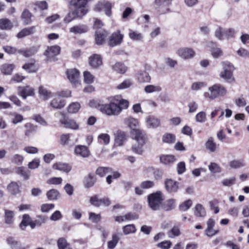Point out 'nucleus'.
Returning a JSON list of instances; mask_svg holds the SVG:
<instances>
[{
    "mask_svg": "<svg viewBox=\"0 0 249 249\" xmlns=\"http://www.w3.org/2000/svg\"><path fill=\"white\" fill-rule=\"evenodd\" d=\"M165 188L169 193H175L178 192L179 188V183L172 179L165 180Z\"/></svg>",
    "mask_w": 249,
    "mask_h": 249,
    "instance_id": "14",
    "label": "nucleus"
},
{
    "mask_svg": "<svg viewBox=\"0 0 249 249\" xmlns=\"http://www.w3.org/2000/svg\"><path fill=\"white\" fill-rule=\"evenodd\" d=\"M68 78H78L80 76V72L78 70L75 68L68 69L66 71Z\"/></svg>",
    "mask_w": 249,
    "mask_h": 249,
    "instance_id": "49",
    "label": "nucleus"
},
{
    "mask_svg": "<svg viewBox=\"0 0 249 249\" xmlns=\"http://www.w3.org/2000/svg\"><path fill=\"white\" fill-rule=\"evenodd\" d=\"M86 14L84 10H81V11H80L78 9H75L67 15L64 19V21L65 23L67 24L77 18H82Z\"/></svg>",
    "mask_w": 249,
    "mask_h": 249,
    "instance_id": "9",
    "label": "nucleus"
},
{
    "mask_svg": "<svg viewBox=\"0 0 249 249\" xmlns=\"http://www.w3.org/2000/svg\"><path fill=\"white\" fill-rule=\"evenodd\" d=\"M161 90V88L159 86L147 85L144 88V91L146 93H152L154 92H159Z\"/></svg>",
    "mask_w": 249,
    "mask_h": 249,
    "instance_id": "55",
    "label": "nucleus"
},
{
    "mask_svg": "<svg viewBox=\"0 0 249 249\" xmlns=\"http://www.w3.org/2000/svg\"><path fill=\"white\" fill-rule=\"evenodd\" d=\"M38 93L40 96L44 100H47L51 97V92L43 86L39 88Z\"/></svg>",
    "mask_w": 249,
    "mask_h": 249,
    "instance_id": "43",
    "label": "nucleus"
},
{
    "mask_svg": "<svg viewBox=\"0 0 249 249\" xmlns=\"http://www.w3.org/2000/svg\"><path fill=\"white\" fill-rule=\"evenodd\" d=\"M61 124L64 125V126L70 128L71 129L76 130L79 128V125L76 122L72 119H61L60 120Z\"/></svg>",
    "mask_w": 249,
    "mask_h": 249,
    "instance_id": "22",
    "label": "nucleus"
},
{
    "mask_svg": "<svg viewBox=\"0 0 249 249\" xmlns=\"http://www.w3.org/2000/svg\"><path fill=\"white\" fill-rule=\"evenodd\" d=\"M97 139L100 143L107 145H108L110 141V137L107 133H100L97 137Z\"/></svg>",
    "mask_w": 249,
    "mask_h": 249,
    "instance_id": "33",
    "label": "nucleus"
},
{
    "mask_svg": "<svg viewBox=\"0 0 249 249\" xmlns=\"http://www.w3.org/2000/svg\"><path fill=\"white\" fill-rule=\"evenodd\" d=\"M216 45V43L213 42H210L208 45V47L210 48V51L212 55L214 58H218L223 55V53L221 48L218 47H214Z\"/></svg>",
    "mask_w": 249,
    "mask_h": 249,
    "instance_id": "17",
    "label": "nucleus"
},
{
    "mask_svg": "<svg viewBox=\"0 0 249 249\" xmlns=\"http://www.w3.org/2000/svg\"><path fill=\"white\" fill-rule=\"evenodd\" d=\"M164 199V196L160 191L151 194L147 197L148 206L153 211L160 210L161 209Z\"/></svg>",
    "mask_w": 249,
    "mask_h": 249,
    "instance_id": "2",
    "label": "nucleus"
},
{
    "mask_svg": "<svg viewBox=\"0 0 249 249\" xmlns=\"http://www.w3.org/2000/svg\"><path fill=\"white\" fill-rule=\"evenodd\" d=\"M81 105L78 102H73L67 107V110L70 113H77L80 109Z\"/></svg>",
    "mask_w": 249,
    "mask_h": 249,
    "instance_id": "46",
    "label": "nucleus"
},
{
    "mask_svg": "<svg viewBox=\"0 0 249 249\" xmlns=\"http://www.w3.org/2000/svg\"><path fill=\"white\" fill-rule=\"evenodd\" d=\"M193 202L191 199H188L181 203L179 206V210L181 212H185L192 205Z\"/></svg>",
    "mask_w": 249,
    "mask_h": 249,
    "instance_id": "53",
    "label": "nucleus"
},
{
    "mask_svg": "<svg viewBox=\"0 0 249 249\" xmlns=\"http://www.w3.org/2000/svg\"><path fill=\"white\" fill-rule=\"evenodd\" d=\"M31 220V218L28 214H24L22 217V220L20 224V228L24 230L29 225Z\"/></svg>",
    "mask_w": 249,
    "mask_h": 249,
    "instance_id": "57",
    "label": "nucleus"
},
{
    "mask_svg": "<svg viewBox=\"0 0 249 249\" xmlns=\"http://www.w3.org/2000/svg\"><path fill=\"white\" fill-rule=\"evenodd\" d=\"M172 0H155L156 4L158 6V10L160 14H165L169 12L168 6L171 4Z\"/></svg>",
    "mask_w": 249,
    "mask_h": 249,
    "instance_id": "12",
    "label": "nucleus"
},
{
    "mask_svg": "<svg viewBox=\"0 0 249 249\" xmlns=\"http://www.w3.org/2000/svg\"><path fill=\"white\" fill-rule=\"evenodd\" d=\"M10 160L12 163L15 164L20 165H21L23 163L24 160V157L21 155L16 154L11 157Z\"/></svg>",
    "mask_w": 249,
    "mask_h": 249,
    "instance_id": "45",
    "label": "nucleus"
},
{
    "mask_svg": "<svg viewBox=\"0 0 249 249\" xmlns=\"http://www.w3.org/2000/svg\"><path fill=\"white\" fill-rule=\"evenodd\" d=\"M65 104V100L61 99L59 96L54 98L51 102V106L56 109H60L63 107Z\"/></svg>",
    "mask_w": 249,
    "mask_h": 249,
    "instance_id": "26",
    "label": "nucleus"
},
{
    "mask_svg": "<svg viewBox=\"0 0 249 249\" xmlns=\"http://www.w3.org/2000/svg\"><path fill=\"white\" fill-rule=\"evenodd\" d=\"M124 124L130 129V133L140 129L139 121L132 117L129 116L124 119Z\"/></svg>",
    "mask_w": 249,
    "mask_h": 249,
    "instance_id": "10",
    "label": "nucleus"
},
{
    "mask_svg": "<svg viewBox=\"0 0 249 249\" xmlns=\"http://www.w3.org/2000/svg\"><path fill=\"white\" fill-rule=\"evenodd\" d=\"M215 220L210 218L207 222V228L205 231V234L208 237H212L219 232V230L213 229Z\"/></svg>",
    "mask_w": 249,
    "mask_h": 249,
    "instance_id": "13",
    "label": "nucleus"
},
{
    "mask_svg": "<svg viewBox=\"0 0 249 249\" xmlns=\"http://www.w3.org/2000/svg\"><path fill=\"white\" fill-rule=\"evenodd\" d=\"M176 160L175 156L171 155H163L160 157V162L166 165L173 163Z\"/></svg>",
    "mask_w": 249,
    "mask_h": 249,
    "instance_id": "34",
    "label": "nucleus"
},
{
    "mask_svg": "<svg viewBox=\"0 0 249 249\" xmlns=\"http://www.w3.org/2000/svg\"><path fill=\"white\" fill-rule=\"evenodd\" d=\"M112 4L107 0H102L98 1L94 6L93 10L97 12L104 11L105 14L108 17L112 15L111 9Z\"/></svg>",
    "mask_w": 249,
    "mask_h": 249,
    "instance_id": "5",
    "label": "nucleus"
},
{
    "mask_svg": "<svg viewBox=\"0 0 249 249\" xmlns=\"http://www.w3.org/2000/svg\"><path fill=\"white\" fill-rule=\"evenodd\" d=\"M112 69L118 73L124 74L127 69L124 64L121 62H117L112 66Z\"/></svg>",
    "mask_w": 249,
    "mask_h": 249,
    "instance_id": "32",
    "label": "nucleus"
},
{
    "mask_svg": "<svg viewBox=\"0 0 249 249\" xmlns=\"http://www.w3.org/2000/svg\"><path fill=\"white\" fill-rule=\"evenodd\" d=\"M12 22L8 18H1L0 19V29L8 30L13 28Z\"/></svg>",
    "mask_w": 249,
    "mask_h": 249,
    "instance_id": "35",
    "label": "nucleus"
},
{
    "mask_svg": "<svg viewBox=\"0 0 249 249\" xmlns=\"http://www.w3.org/2000/svg\"><path fill=\"white\" fill-rule=\"evenodd\" d=\"M123 231L125 234H129L134 233L136 231V228L133 225H128L123 228Z\"/></svg>",
    "mask_w": 249,
    "mask_h": 249,
    "instance_id": "63",
    "label": "nucleus"
},
{
    "mask_svg": "<svg viewBox=\"0 0 249 249\" xmlns=\"http://www.w3.org/2000/svg\"><path fill=\"white\" fill-rule=\"evenodd\" d=\"M95 182L94 176L91 174L89 175L85 178L84 180V184L86 187L89 188L93 186Z\"/></svg>",
    "mask_w": 249,
    "mask_h": 249,
    "instance_id": "52",
    "label": "nucleus"
},
{
    "mask_svg": "<svg viewBox=\"0 0 249 249\" xmlns=\"http://www.w3.org/2000/svg\"><path fill=\"white\" fill-rule=\"evenodd\" d=\"M15 68V66L12 64H4L1 66L0 70L2 73L6 75H10Z\"/></svg>",
    "mask_w": 249,
    "mask_h": 249,
    "instance_id": "37",
    "label": "nucleus"
},
{
    "mask_svg": "<svg viewBox=\"0 0 249 249\" xmlns=\"http://www.w3.org/2000/svg\"><path fill=\"white\" fill-rule=\"evenodd\" d=\"M160 120L153 116H149L146 118V125L148 128H155L160 126Z\"/></svg>",
    "mask_w": 249,
    "mask_h": 249,
    "instance_id": "18",
    "label": "nucleus"
},
{
    "mask_svg": "<svg viewBox=\"0 0 249 249\" xmlns=\"http://www.w3.org/2000/svg\"><path fill=\"white\" fill-rule=\"evenodd\" d=\"M147 172H152L154 174V178L156 179H159L161 178L163 172L161 170L159 169H155L152 167H149L146 169Z\"/></svg>",
    "mask_w": 249,
    "mask_h": 249,
    "instance_id": "44",
    "label": "nucleus"
},
{
    "mask_svg": "<svg viewBox=\"0 0 249 249\" xmlns=\"http://www.w3.org/2000/svg\"><path fill=\"white\" fill-rule=\"evenodd\" d=\"M222 69L219 72L221 78H231L233 75V71L235 70L233 64L229 61H223L221 63Z\"/></svg>",
    "mask_w": 249,
    "mask_h": 249,
    "instance_id": "6",
    "label": "nucleus"
},
{
    "mask_svg": "<svg viewBox=\"0 0 249 249\" xmlns=\"http://www.w3.org/2000/svg\"><path fill=\"white\" fill-rule=\"evenodd\" d=\"M89 64L92 68H96L102 64V60L100 55L94 54L89 57Z\"/></svg>",
    "mask_w": 249,
    "mask_h": 249,
    "instance_id": "19",
    "label": "nucleus"
},
{
    "mask_svg": "<svg viewBox=\"0 0 249 249\" xmlns=\"http://www.w3.org/2000/svg\"><path fill=\"white\" fill-rule=\"evenodd\" d=\"M195 119L198 123H204L206 120V113L204 111H200L196 115Z\"/></svg>",
    "mask_w": 249,
    "mask_h": 249,
    "instance_id": "58",
    "label": "nucleus"
},
{
    "mask_svg": "<svg viewBox=\"0 0 249 249\" xmlns=\"http://www.w3.org/2000/svg\"><path fill=\"white\" fill-rule=\"evenodd\" d=\"M236 53L241 57L249 58V51L246 49L241 48L237 51Z\"/></svg>",
    "mask_w": 249,
    "mask_h": 249,
    "instance_id": "62",
    "label": "nucleus"
},
{
    "mask_svg": "<svg viewBox=\"0 0 249 249\" xmlns=\"http://www.w3.org/2000/svg\"><path fill=\"white\" fill-rule=\"evenodd\" d=\"M58 191L55 189H51L47 193V198L50 200L56 199L59 196Z\"/></svg>",
    "mask_w": 249,
    "mask_h": 249,
    "instance_id": "56",
    "label": "nucleus"
},
{
    "mask_svg": "<svg viewBox=\"0 0 249 249\" xmlns=\"http://www.w3.org/2000/svg\"><path fill=\"white\" fill-rule=\"evenodd\" d=\"M21 18L23 20V23L24 25H28L31 23V13L27 10H23Z\"/></svg>",
    "mask_w": 249,
    "mask_h": 249,
    "instance_id": "42",
    "label": "nucleus"
},
{
    "mask_svg": "<svg viewBox=\"0 0 249 249\" xmlns=\"http://www.w3.org/2000/svg\"><path fill=\"white\" fill-rule=\"evenodd\" d=\"M40 161L38 158L34 159L28 164V167L32 170L37 168L40 165Z\"/></svg>",
    "mask_w": 249,
    "mask_h": 249,
    "instance_id": "59",
    "label": "nucleus"
},
{
    "mask_svg": "<svg viewBox=\"0 0 249 249\" xmlns=\"http://www.w3.org/2000/svg\"><path fill=\"white\" fill-rule=\"evenodd\" d=\"M126 139L125 132L122 131H118L115 135V144L118 146H122Z\"/></svg>",
    "mask_w": 249,
    "mask_h": 249,
    "instance_id": "24",
    "label": "nucleus"
},
{
    "mask_svg": "<svg viewBox=\"0 0 249 249\" xmlns=\"http://www.w3.org/2000/svg\"><path fill=\"white\" fill-rule=\"evenodd\" d=\"M107 35V31L105 30L96 32L95 34V41L97 44H102L105 42V40Z\"/></svg>",
    "mask_w": 249,
    "mask_h": 249,
    "instance_id": "30",
    "label": "nucleus"
},
{
    "mask_svg": "<svg viewBox=\"0 0 249 249\" xmlns=\"http://www.w3.org/2000/svg\"><path fill=\"white\" fill-rule=\"evenodd\" d=\"M88 27L83 24H79L73 26L70 28V32L73 34H81L87 32Z\"/></svg>",
    "mask_w": 249,
    "mask_h": 249,
    "instance_id": "21",
    "label": "nucleus"
},
{
    "mask_svg": "<svg viewBox=\"0 0 249 249\" xmlns=\"http://www.w3.org/2000/svg\"><path fill=\"white\" fill-rule=\"evenodd\" d=\"M218 146L219 144H217L212 137L209 138L205 143L206 149L211 152H214Z\"/></svg>",
    "mask_w": 249,
    "mask_h": 249,
    "instance_id": "31",
    "label": "nucleus"
},
{
    "mask_svg": "<svg viewBox=\"0 0 249 249\" xmlns=\"http://www.w3.org/2000/svg\"><path fill=\"white\" fill-rule=\"evenodd\" d=\"M119 238L117 234L113 233L112 239L107 242V247L109 249H114L117 245Z\"/></svg>",
    "mask_w": 249,
    "mask_h": 249,
    "instance_id": "47",
    "label": "nucleus"
},
{
    "mask_svg": "<svg viewBox=\"0 0 249 249\" xmlns=\"http://www.w3.org/2000/svg\"><path fill=\"white\" fill-rule=\"evenodd\" d=\"M124 35L121 33L120 30L113 33L109 37L108 45L111 47H115L121 44L123 40Z\"/></svg>",
    "mask_w": 249,
    "mask_h": 249,
    "instance_id": "7",
    "label": "nucleus"
},
{
    "mask_svg": "<svg viewBox=\"0 0 249 249\" xmlns=\"http://www.w3.org/2000/svg\"><path fill=\"white\" fill-rule=\"evenodd\" d=\"M74 152L76 155L83 158L89 156L90 152L88 147L84 145H77L75 147Z\"/></svg>",
    "mask_w": 249,
    "mask_h": 249,
    "instance_id": "20",
    "label": "nucleus"
},
{
    "mask_svg": "<svg viewBox=\"0 0 249 249\" xmlns=\"http://www.w3.org/2000/svg\"><path fill=\"white\" fill-rule=\"evenodd\" d=\"M157 247L162 249H169L172 246V242L170 241L166 240L157 244Z\"/></svg>",
    "mask_w": 249,
    "mask_h": 249,
    "instance_id": "64",
    "label": "nucleus"
},
{
    "mask_svg": "<svg viewBox=\"0 0 249 249\" xmlns=\"http://www.w3.org/2000/svg\"><path fill=\"white\" fill-rule=\"evenodd\" d=\"M194 214L197 217H204L206 215V211L203 206L200 204H197L195 208Z\"/></svg>",
    "mask_w": 249,
    "mask_h": 249,
    "instance_id": "41",
    "label": "nucleus"
},
{
    "mask_svg": "<svg viewBox=\"0 0 249 249\" xmlns=\"http://www.w3.org/2000/svg\"><path fill=\"white\" fill-rule=\"evenodd\" d=\"M180 234L181 232L178 226H175L167 232L168 237L171 238H174L175 237L178 236Z\"/></svg>",
    "mask_w": 249,
    "mask_h": 249,
    "instance_id": "50",
    "label": "nucleus"
},
{
    "mask_svg": "<svg viewBox=\"0 0 249 249\" xmlns=\"http://www.w3.org/2000/svg\"><path fill=\"white\" fill-rule=\"evenodd\" d=\"M225 33V29L221 27L218 26L214 31V35L217 39L222 41L226 38Z\"/></svg>",
    "mask_w": 249,
    "mask_h": 249,
    "instance_id": "36",
    "label": "nucleus"
},
{
    "mask_svg": "<svg viewBox=\"0 0 249 249\" xmlns=\"http://www.w3.org/2000/svg\"><path fill=\"white\" fill-rule=\"evenodd\" d=\"M54 169L58 170L65 173H69L71 169L70 165L67 163L58 162L54 163L53 166Z\"/></svg>",
    "mask_w": 249,
    "mask_h": 249,
    "instance_id": "25",
    "label": "nucleus"
},
{
    "mask_svg": "<svg viewBox=\"0 0 249 249\" xmlns=\"http://www.w3.org/2000/svg\"><path fill=\"white\" fill-rule=\"evenodd\" d=\"M206 85L202 82H196L193 83L191 86V89L193 90H198L205 87Z\"/></svg>",
    "mask_w": 249,
    "mask_h": 249,
    "instance_id": "61",
    "label": "nucleus"
},
{
    "mask_svg": "<svg viewBox=\"0 0 249 249\" xmlns=\"http://www.w3.org/2000/svg\"><path fill=\"white\" fill-rule=\"evenodd\" d=\"M4 212L5 223L8 224H12L15 215L14 212L6 209L4 210Z\"/></svg>",
    "mask_w": 249,
    "mask_h": 249,
    "instance_id": "48",
    "label": "nucleus"
},
{
    "mask_svg": "<svg viewBox=\"0 0 249 249\" xmlns=\"http://www.w3.org/2000/svg\"><path fill=\"white\" fill-rule=\"evenodd\" d=\"M18 95L25 99L28 96H32L35 95L34 90L30 87H21L18 88Z\"/></svg>",
    "mask_w": 249,
    "mask_h": 249,
    "instance_id": "16",
    "label": "nucleus"
},
{
    "mask_svg": "<svg viewBox=\"0 0 249 249\" xmlns=\"http://www.w3.org/2000/svg\"><path fill=\"white\" fill-rule=\"evenodd\" d=\"M199 31L201 34L208 35L211 32V29L209 24H204L199 27Z\"/></svg>",
    "mask_w": 249,
    "mask_h": 249,
    "instance_id": "60",
    "label": "nucleus"
},
{
    "mask_svg": "<svg viewBox=\"0 0 249 249\" xmlns=\"http://www.w3.org/2000/svg\"><path fill=\"white\" fill-rule=\"evenodd\" d=\"M133 139L136 141V143L133 145L132 149L137 154H141L142 153V147L147 141L145 133L141 129L130 133Z\"/></svg>",
    "mask_w": 249,
    "mask_h": 249,
    "instance_id": "1",
    "label": "nucleus"
},
{
    "mask_svg": "<svg viewBox=\"0 0 249 249\" xmlns=\"http://www.w3.org/2000/svg\"><path fill=\"white\" fill-rule=\"evenodd\" d=\"M176 140V136L171 133H166L163 135L162 138V142L168 144L174 143Z\"/></svg>",
    "mask_w": 249,
    "mask_h": 249,
    "instance_id": "40",
    "label": "nucleus"
},
{
    "mask_svg": "<svg viewBox=\"0 0 249 249\" xmlns=\"http://www.w3.org/2000/svg\"><path fill=\"white\" fill-rule=\"evenodd\" d=\"M128 36L134 41H141L143 38V36L142 33L131 29L129 30Z\"/></svg>",
    "mask_w": 249,
    "mask_h": 249,
    "instance_id": "28",
    "label": "nucleus"
},
{
    "mask_svg": "<svg viewBox=\"0 0 249 249\" xmlns=\"http://www.w3.org/2000/svg\"><path fill=\"white\" fill-rule=\"evenodd\" d=\"M61 48L58 45H53L48 47L44 52V55L47 57L48 60L51 59L58 55L60 52Z\"/></svg>",
    "mask_w": 249,
    "mask_h": 249,
    "instance_id": "11",
    "label": "nucleus"
},
{
    "mask_svg": "<svg viewBox=\"0 0 249 249\" xmlns=\"http://www.w3.org/2000/svg\"><path fill=\"white\" fill-rule=\"evenodd\" d=\"M177 54L183 59H189L195 56L196 53L192 48L183 47L177 50Z\"/></svg>",
    "mask_w": 249,
    "mask_h": 249,
    "instance_id": "8",
    "label": "nucleus"
},
{
    "mask_svg": "<svg viewBox=\"0 0 249 249\" xmlns=\"http://www.w3.org/2000/svg\"><path fill=\"white\" fill-rule=\"evenodd\" d=\"M57 245L59 249H72L70 245L67 243V240L64 238H60L58 240Z\"/></svg>",
    "mask_w": 249,
    "mask_h": 249,
    "instance_id": "51",
    "label": "nucleus"
},
{
    "mask_svg": "<svg viewBox=\"0 0 249 249\" xmlns=\"http://www.w3.org/2000/svg\"><path fill=\"white\" fill-rule=\"evenodd\" d=\"M109 100L110 103L102 105L100 106V111L104 114L109 116H118L120 114V110L117 106V103H115L111 97Z\"/></svg>",
    "mask_w": 249,
    "mask_h": 249,
    "instance_id": "4",
    "label": "nucleus"
},
{
    "mask_svg": "<svg viewBox=\"0 0 249 249\" xmlns=\"http://www.w3.org/2000/svg\"><path fill=\"white\" fill-rule=\"evenodd\" d=\"M87 0H71V4L74 6L76 9L81 11V10L85 11V14H87L88 9L86 8Z\"/></svg>",
    "mask_w": 249,
    "mask_h": 249,
    "instance_id": "23",
    "label": "nucleus"
},
{
    "mask_svg": "<svg viewBox=\"0 0 249 249\" xmlns=\"http://www.w3.org/2000/svg\"><path fill=\"white\" fill-rule=\"evenodd\" d=\"M35 26H31L24 28L17 34V36L18 38L24 37L27 36L34 34L35 32Z\"/></svg>",
    "mask_w": 249,
    "mask_h": 249,
    "instance_id": "27",
    "label": "nucleus"
},
{
    "mask_svg": "<svg viewBox=\"0 0 249 249\" xmlns=\"http://www.w3.org/2000/svg\"><path fill=\"white\" fill-rule=\"evenodd\" d=\"M111 171V169L108 167H99L96 171V173L97 175L101 177H104L106 175Z\"/></svg>",
    "mask_w": 249,
    "mask_h": 249,
    "instance_id": "54",
    "label": "nucleus"
},
{
    "mask_svg": "<svg viewBox=\"0 0 249 249\" xmlns=\"http://www.w3.org/2000/svg\"><path fill=\"white\" fill-rule=\"evenodd\" d=\"M226 89L219 84H215L209 88V91L204 93L206 98L214 100L218 96H223L226 94Z\"/></svg>",
    "mask_w": 249,
    "mask_h": 249,
    "instance_id": "3",
    "label": "nucleus"
},
{
    "mask_svg": "<svg viewBox=\"0 0 249 249\" xmlns=\"http://www.w3.org/2000/svg\"><path fill=\"white\" fill-rule=\"evenodd\" d=\"M111 99L117 103V106L120 110V113L123 110L126 109L129 107V102L127 100L123 99L120 95L111 96Z\"/></svg>",
    "mask_w": 249,
    "mask_h": 249,
    "instance_id": "15",
    "label": "nucleus"
},
{
    "mask_svg": "<svg viewBox=\"0 0 249 249\" xmlns=\"http://www.w3.org/2000/svg\"><path fill=\"white\" fill-rule=\"evenodd\" d=\"M176 202V200L175 199H169L162 203L161 209L167 211L172 210L175 208Z\"/></svg>",
    "mask_w": 249,
    "mask_h": 249,
    "instance_id": "29",
    "label": "nucleus"
},
{
    "mask_svg": "<svg viewBox=\"0 0 249 249\" xmlns=\"http://www.w3.org/2000/svg\"><path fill=\"white\" fill-rule=\"evenodd\" d=\"M7 190L12 195H16L19 193V186L15 182H12L7 186Z\"/></svg>",
    "mask_w": 249,
    "mask_h": 249,
    "instance_id": "38",
    "label": "nucleus"
},
{
    "mask_svg": "<svg viewBox=\"0 0 249 249\" xmlns=\"http://www.w3.org/2000/svg\"><path fill=\"white\" fill-rule=\"evenodd\" d=\"M22 68L29 73L35 72L37 70V67L35 65L34 61L26 63L22 66Z\"/></svg>",
    "mask_w": 249,
    "mask_h": 249,
    "instance_id": "39",
    "label": "nucleus"
}]
</instances>
